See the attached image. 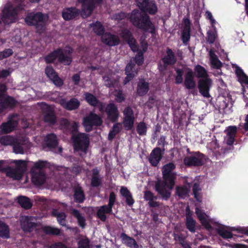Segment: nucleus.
<instances>
[{
  "label": "nucleus",
  "mask_w": 248,
  "mask_h": 248,
  "mask_svg": "<svg viewBox=\"0 0 248 248\" xmlns=\"http://www.w3.org/2000/svg\"><path fill=\"white\" fill-rule=\"evenodd\" d=\"M121 35L122 37L127 42L132 50L133 52H138L135 58L130 60L125 68V74L127 76L125 78L124 83L126 84L137 74V68H136L135 63L139 66L143 62V53L147 48V44L145 42H142L141 48H139L137 45L136 40L132 36L130 32L126 29L123 30Z\"/></svg>",
  "instance_id": "1"
},
{
  "label": "nucleus",
  "mask_w": 248,
  "mask_h": 248,
  "mask_svg": "<svg viewBox=\"0 0 248 248\" xmlns=\"http://www.w3.org/2000/svg\"><path fill=\"white\" fill-rule=\"evenodd\" d=\"M60 124L63 128L68 130L71 133L75 150L77 152H81L79 155L83 157L86 154L89 143L87 135L84 133H78L76 135L78 127V124L77 123H69L67 120L63 119L61 121Z\"/></svg>",
  "instance_id": "2"
},
{
  "label": "nucleus",
  "mask_w": 248,
  "mask_h": 248,
  "mask_svg": "<svg viewBox=\"0 0 248 248\" xmlns=\"http://www.w3.org/2000/svg\"><path fill=\"white\" fill-rule=\"evenodd\" d=\"M25 0H15L16 7L11 2L7 3L1 10V20L5 24H10L17 20V10H22ZM31 2H38L40 0H29Z\"/></svg>",
  "instance_id": "3"
},
{
  "label": "nucleus",
  "mask_w": 248,
  "mask_h": 248,
  "mask_svg": "<svg viewBox=\"0 0 248 248\" xmlns=\"http://www.w3.org/2000/svg\"><path fill=\"white\" fill-rule=\"evenodd\" d=\"M163 181L158 180L155 184L156 190L162 196L167 199L170 196V163L165 165L162 169Z\"/></svg>",
  "instance_id": "4"
},
{
  "label": "nucleus",
  "mask_w": 248,
  "mask_h": 248,
  "mask_svg": "<svg viewBox=\"0 0 248 248\" xmlns=\"http://www.w3.org/2000/svg\"><path fill=\"white\" fill-rule=\"evenodd\" d=\"M6 161L0 160V171L5 170L6 175L14 180H20L26 169L27 164L25 161L22 160H12L11 163L16 164L15 168L9 167L6 169Z\"/></svg>",
  "instance_id": "5"
},
{
  "label": "nucleus",
  "mask_w": 248,
  "mask_h": 248,
  "mask_svg": "<svg viewBox=\"0 0 248 248\" xmlns=\"http://www.w3.org/2000/svg\"><path fill=\"white\" fill-rule=\"evenodd\" d=\"M130 20L137 27L153 34L155 32L154 26L145 14L140 12L138 10H134L130 16Z\"/></svg>",
  "instance_id": "6"
},
{
  "label": "nucleus",
  "mask_w": 248,
  "mask_h": 248,
  "mask_svg": "<svg viewBox=\"0 0 248 248\" xmlns=\"http://www.w3.org/2000/svg\"><path fill=\"white\" fill-rule=\"evenodd\" d=\"M72 49L69 46H66L64 49H59L47 55L45 60L46 62L50 63L58 60L59 62L65 65H69L72 61L71 54Z\"/></svg>",
  "instance_id": "7"
},
{
  "label": "nucleus",
  "mask_w": 248,
  "mask_h": 248,
  "mask_svg": "<svg viewBox=\"0 0 248 248\" xmlns=\"http://www.w3.org/2000/svg\"><path fill=\"white\" fill-rule=\"evenodd\" d=\"M48 19L47 15L37 12L28 14L25 21L28 25L34 26L37 31L41 33L45 31Z\"/></svg>",
  "instance_id": "8"
},
{
  "label": "nucleus",
  "mask_w": 248,
  "mask_h": 248,
  "mask_svg": "<svg viewBox=\"0 0 248 248\" xmlns=\"http://www.w3.org/2000/svg\"><path fill=\"white\" fill-rule=\"evenodd\" d=\"M47 166V162L45 161L39 160L33 163L31 173L32 182L35 185L40 186L45 182L46 176L44 169Z\"/></svg>",
  "instance_id": "9"
},
{
  "label": "nucleus",
  "mask_w": 248,
  "mask_h": 248,
  "mask_svg": "<svg viewBox=\"0 0 248 248\" xmlns=\"http://www.w3.org/2000/svg\"><path fill=\"white\" fill-rule=\"evenodd\" d=\"M205 157V155L200 152L193 151L191 155L185 156L183 163L187 167H201L204 164Z\"/></svg>",
  "instance_id": "10"
},
{
  "label": "nucleus",
  "mask_w": 248,
  "mask_h": 248,
  "mask_svg": "<svg viewBox=\"0 0 248 248\" xmlns=\"http://www.w3.org/2000/svg\"><path fill=\"white\" fill-rule=\"evenodd\" d=\"M6 90V88L4 85H0V113L7 107H13L16 103V101L13 97L4 94Z\"/></svg>",
  "instance_id": "11"
},
{
  "label": "nucleus",
  "mask_w": 248,
  "mask_h": 248,
  "mask_svg": "<svg viewBox=\"0 0 248 248\" xmlns=\"http://www.w3.org/2000/svg\"><path fill=\"white\" fill-rule=\"evenodd\" d=\"M102 123L101 118L96 114L91 113L83 119V124L87 131L92 130L93 125H99Z\"/></svg>",
  "instance_id": "12"
},
{
  "label": "nucleus",
  "mask_w": 248,
  "mask_h": 248,
  "mask_svg": "<svg viewBox=\"0 0 248 248\" xmlns=\"http://www.w3.org/2000/svg\"><path fill=\"white\" fill-rule=\"evenodd\" d=\"M18 118L16 115L11 116L6 123L0 126V134L8 133L13 131L17 126Z\"/></svg>",
  "instance_id": "13"
},
{
  "label": "nucleus",
  "mask_w": 248,
  "mask_h": 248,
  "mask_svg": "<svg viewBox=\"0 0 248 248\" xmlns=\"http://www.w3.org/2000/svg\"><path fill=\"white\" fill-rule=\"evenodd\" d=\"M212 81L209 78L200 79L198 83V88L200 93L204 97H211L209 91L212 86Z\"/></svg>",
  "instance_id": "14"
},
{
  "label": "nucleus",
  "mask_w": 248,
  "mask_h": 248,
  "mask_svg": "<svg viewBox=\"0 0 248 248\" xmlns=\"http://www.w3.org/2000/svg\"><path fill=\"white\" fill-rule=\"evenodd\" d=\"M138 6L144 12L150 14H155L157 10L156 5L153 1L148 0H135Z\"/></svg>",
  "instance_id": "15"
},
{
  "label": "nucleus",
  "mask_w": 248,
  "mask_h": 248,
  "mask_svg": "<svg viewBox=\"0 0 248 248\" xmlns=\"http://www.w3.org/2000/svg\"><path fill=\"white\" fill-rule=\"evenodd\" d=\"M124 116L123 122L124 126L126 130H131L133 127L135 121L133 110L130 108L127 107L124 110Z\"/></svg>",
  "instance_id": "16"
},
{
  "label": "nucleus",
  "mask_w": 248,
  "mask_h": 248,
  "mask_svg": "<svg viewBox=\"0 0 248 248\" xmlns=\"http://www.w3.org/2000/svg\"><path fill=\"white\" fill-rule=\"evenodd\" d=\"M56 99L57 102L69 110L76 109L80 105V102L75 98H71L68 101L60 97L57 98Z\"/></svg>",
  "instance_id": "17"
},
{
  "label": "nucleus",
  "mask_w": 248,
  "mask_h": 248,
  "mask_svg": "<svg viewBox=\"0 0 248 248\" xmlns=\"http://www.w3.org/2000/svg\"><path fill=\"white\" fill-rule=\"evenodd\" d=\"M105 111L108 118L112 121H116L119 117V113L117 106L113 103H109L105 108L102 112Z\"/></svg>",
  "instance_id": "18"
},
{
  "label": "nucleus",
  "mask_w": 248,
  "mask_h": 248,
  "mask_svg": "<svg viewBox=\"0 0 248 248\" xmlns=\"http://www.w3.org/2000/svg\"><path fill=\"white\" fill-rule=\"evenodd\" d=\"M30 147V143L27 139L23 141L15 140L13 144V150L16 154H23Z\"/></svg>",
  "instance_id": "19"
},
{
  "label": "nucleus",
  "mask_w": 248,
  "mask_h": 248,
  "mask_svg": "<svg viewBox=\"0 0 248 248\" xmlns=\"http://www.w3.org/2000/svg\"><path fill=\"white\" fill-rule=\"evenodd\" d=\"M42 108L44 113L45 122L53 124L56 122V117L52 108L46 104H42Z\"/></svg>",
  "instance_id": "20"
},
{
  "label": "nucleus",
  "mask_w": 248,
  "mask_h": 248,
  "mask_svg": "<svg viewBox=\"0 0 248 248\" xmlns=\"http://www.w3.org/2000/svg\"><path fill=\"white\" fill-rule=\"evenodd\" d=\"M35 218L32 217L22 216L20 218L21 228L24 231L31 232L35 226Z\"/></svg>",
  "instance_id": "21"
},
{
  "label": "nucleus",
  "mask_w": 248,
  "mask_h": 248,
  "mask_svg": "<svg viewBox=\"0 0 248 248\" xmlns=\"http://www.w3.org/2000/svg\"><path fill=\"white\" fill-rule=\"evenodd\" d=\"M184 84L187 89H193L196 87V82L194 80V73L189 68L187 69V71L185 76Z\"/></svg>",
  "instance_id": "22"
},
{
  "label": "nucleus",
  "mask_w": 248,
  "mask_h": 248,
  "mask_svg": "<svg viewBox=\"0 0 248 248\" xmlns=\"http://www.w3.org/2000/svg\"><path fill=\"white\" fill-rule=\"evenodd\" d=\"M45 73L47 77L53 81L55 85L58 86L62 85V80L58 76L52 67L47 66L45 69Z\"/></svg>",
  "instance_id": "23"
},
{
  "label": "nucleus",
  "mask_w": 248,
  "mask_h": 248,
  "mask_svg": "<svg viewBox=\"0 0 248 248\" xmlns=\"http://www.w3.org/2000/svg\"><path fill=\"white\" fill-rule=\"evenodd\" d=\"M82 3V16L84 17L89 16L93 12V1L92 0H78Z\"/></svg>",
  "instance_id": "24"
},
{
  "label": "nucleus",
  "mask_w": 248,
  "mask_h": 248,
  "mask_svg": "<svg viewBox=\"0 0 248 248\" xmlns=\"http://www.w3.org/2000/svg\"><path fill=\"white\" fill-rule=\"evenodd\" d=\"M85 98L86 101L90 105L93 106H98L100 111H103L105 108V104L102 102H100L93 94L86 93H85Z\"/></svg>",
  "instance_id": "25"
},
{
  "label": "nucleus",
  "mask_w": 248,
  "mask_h": 248,
  "mask_svg": "<svg viewBox=\"0 0 248 248\" xmlns=\"http://www.w3.org/2000/svg\"><path fill=\"white\" fill-rule=\"evenodd\" d=\"M102 41L108 46H115L119 44V39L118 36L109 33L102 34Z\"/></svg>",
  "instance_id": "26"
},
{
  "label": "nucleus",
  "mask_w": 248,
  "mask_h": 248,
  "mask_svg": "<svg viewBox=\"0 0 248 248\" xmlns=\"http://www.w3.org/2000/svg\"><path fill=\"white\" fill-rule=\"evenodd\" d=\"M162 151L159 148L154 149L151 152L149 161L152 166H156L162 158Z\"/></svg>",
  "instance_id": "27"
},
{
  "label": "nucleus",
  "mask_w": 248,
  "mask_h": 248,
  "mask_svg": "<svg viewBox=\"0 0 248 248\" xmlns=\"http://www.w3.org/2000/svg\"><path fill=\"white\" fill-rule=\"evenodd\" d=\"M79 10L75 8H66L63 10L62 16L65 20H71L78 15Z\"/></svg>",
  "instance_id": "28"
},
{
  "label": "nucleus",
  "mask_w": 248,
  "mask_h": 248,
  "mask_svg": "<svg viewBox=\"0 0 248 248\" xmlns=\"http://www.w3.org/2000/svg\"><path fill=\"white\" fill-rule=\"evenodd\" d=\"M112 212V209L108 207L107 205H103L99 207L97 212V217L102 221H106L107 219L106 214H110Z\"/></svg>",
  "instance_id": "29"
},
{
  "label": "nucleus",
  "mask_w": 248,
  "mask_h": 248,
  "mask_svg": "<svg viewBox=\"0 0 248 248\" xmlns=\"http://www.w3.org/2000/svg\"><path fill=\"white\" fill-rule=\"evenodd\" d=\"M121 237L123 243L130 248H139V245L136 241L132 237L127 236L125 233H122Z\"/></svg>",
  "instance_id": "30"
},
{
  "label": "nucleus",
  "mask_w": 248,
  "mask_h": 248,
  "mask_svg": "<svg viewBox=\"0 0 248 248\" xmlns=\"http://www.w3.org/2000/svg\"><path fill=\"white\" fill-rule=\"evenodd\" d=\"M168 56L164 57L160 62L158 68L161 72H164L169 68L170 63V56L169 52Z\"/></svg>",
  "instance_id": "31"
},
{
  "label": "nucleus",
  "mask_w": 248,
  "mask_h": 248,
  "mask_svg": "<svg viewBox=\"0 0 248 248\" xmlns=\"http://www.w3.org/2000/svg\"><path fill=\"white\" fill-rule=\"evenodd\" d=\"M120 193L125 198L126 203L128 205L131 206L133 204L134 200L132 198V194L126 187L122 186L120 189Z\"/></svg>",
  "instance_id": "32"
},
{
  "label": "nucleus",
  "mask_w": 248,
  "mask_h": 248,
  "mask_svg": "<svg viewBox=\"0 0 248 248\" xmlns=\"http://www.w3.org/2000/svg\"><path fill=\"white\" fill-rule=\"evenodd\" d=\"M47 146L51 149L54 148L58 145V140L56 136L54 134H48L45 139Z\"/></svg>",
  "instance_id": "33"
},
{
  "label": "nucleus",
  "mask_w": 248,
  "mask_h": 248,
  "mask_svg": "<svg viewBox=\"0 0 248 248\" xmlns=\"http://www.w3.org/2000/svg\"><path fill=\"white\" fill-rule=\"evenodd\" d=\"M148 83L144 80H140L138 85V94L140 96L143 95L148 92Z\"/></svg>",
  "instance_id": "34"
},
{
  "label": "nucleus",
  "mask_w": 248,
  "mask_h": 248,
  "mask_svg": "<svg viewBox=\"0 0 248 248\" xmlns=\"http://www.w3.org/2000/svg\"><path fill=\"white\" fill-rule=\"evenodd\" d=\"M194 73L196 77L198 78H207L208 74L206 70L201 65L197 64L195 66Z\"/></svg>",
  "instance_id": "35"
},
{
  "label": "nucleus",
  "mask_w": 248,
  "mask_h": 248,
  "mask_svg": "<svg viewBox=\"0 0 248 248\" xmlns=\"http://www.w3.org/2000/svg\"><path fill=\"white\" fill-rule=\"evenodd\" d=\"M209 55L212 66L216 69H219L222 66V64L217 56L212 50L210 51Z\"/></svg>",
  "instance_id": "36"
},
{
  "label": "nucleus",
  "mask_w": 248,
  "mask_h": 248,
  "mask_svg": "<svg viewBox=\"0 0 248 248\" xmlns=\"http://www.w3.org/2000/svg\"><path fill=\"white\" fill-rule=\"evenodd\" d=\"M186 228L190 232H195L196 221L189 214L186 215Z\"/></svg>",
  "instance_id": "37"
},
{
  "label": "nucleus",
  "mask_w": 248,
  "mask_h": 248,
  "mask_svg": "<svg viewBox=\"0 0 248 248\" xmlns=\"http://www.w3.org/2000/svg\"><path fill=\"white\" fill-rule=\"evenodd\" d=\"M21 37L20 35H17V34L14 37H13L10 40L8 39H4L1 38L0 39V42L2 44H5L6 43H8L9 45H13L17 46H19V45L20 44Z\"/></svg>",
  "instance_id": "38"
},
{
  "label": "nucleus",
  "mask_w": 248,
  "mask_h": 248,
  "mask_svg": "<svg viewBox=\"0 0 248 248\" xmlns=\"http://www.w3.org/2000/svg\"><path fill=\"white\" fill-rule=\"evenodd\" d=\"M19 204L23 208L29 209L31 207V203L30 199L25 196H20L17 198Z\"/></svg>",
  "instance_id": "39"
},
{
  "label": "nucleus",
  "mask_w": 248,
  "mask_h": 248,
  "mask_svg": "<svg viewBox=\"0 0 248 248\" xmlns=\"http://www.w3.org/2000/svg\"><path fill=\"white\" fill-rule=\"evenodd\" d=\"M122 125L120 123H116L114 124L112 129L109 132L108 138L109 140L113 139L117 134L122 129Z\"/></svg>",
  "instance_id": "40"
},
{
  "label": "nucleus",
  "mask_w": 248,
  "mask_h": 248,
  "mask_svg": "<svg viewBox=\"0 0 248 248\" xmlns=\"http://www.w3.org/2000/svg\"><path fill=\"white\" fill-rule=\"evenodd\" d=\"M0 236L6 238L9 237L8 227L1 220H0Z\"/></svg>",
  "instance_id": "41"
},
{
  "label": "nucleus",
  "mask_w": 248,
  "mask_h": 248,
  "mask_svg": "<svg viewBox=\"0 0 248 248\" xmlns=\"http://www.w3.org/2000/svg\"><path fill=\"white\" fill-rule=\"evenodd\" d=\"M52 214L57 217V220L60 225L62 226L65 225V215L64 213H60L56 210H53Z\"/></svg>",
  "instance_id": "42"
},
{
  "label": "nucleus",
  "mask_w": 248,
  "mask_h": 248,
  "mask_svg": "<svg viewBox=\"0 0 248 248\" xmlns=\"http://www.w3.org/2000/svg\"><path fill=\"white\" fill-rule=\"evenodd\" d=\"M90 27L93 28V30L97 35H102L104 31L103 26L99 22H96L90 25Z\"/></svg>",
  "instance_id": "43"
},
{
  "label": "nucleus",
  "mask_w": 248,
  "mask_h": 248,
  "mask_svg": "<svg viewBox=\"0 0 248 248\" xmlns=\"http://www.w3.org/2000/svg\"><path fill=\"white\" fill-rule=\"evenodd\" d=\"M72 213L77 218L79 225L82 228H84L85 226V219L84 217H82L80 213L76 209L72 210Z\"/></svg>",
  "instance_id": "44"
},
{
  "label": "nucleus",
  "mask_w": 248,
  "mask_h": 248,
  "mask_svg": "<svg viewBox=\"0 0 248 248\" xmlns=\"http://www.w3.org/2000/svg\"><path fill=\"white\" fill-rule=\"evenodd\" d=\"M196 213L202 225L204 226L207 228L210 227V225L205 218L204 213H202L200 210H196Z\"/></svg>",
  "instance_id": "45"
},
{
  "label": "nucleus",
  "mask_w": 248,
  "mask_h": 248,
  "mask_svg": "<svg viewBox=\"0 0 248 248\" xmlns=\"http://www.w3.org/2000/svg\"><path fill=\"white\" fill-rule=\"evenodd\" d=\"M15 139L10 136H4L0 138V143L3 145H13Z\"/></svg>",
  "instance_id": "46"
},
{
  "label": "nucleus",
  "mask_w": 248,
  "mask_h": 248,
  "mask_svg": "<svg viewBox=\"0 0 248 248\" xmlns=\"http://www.w3.org/2000/svg\"><path fill=\"white\" fill-rule=\"evenodd\" d=\"M147 125L144 122H140L138 124L136 127L137 133L140 136H145L147 132Z\"/></svg>",
  "instance_id": "47"
},
{
  "label": "nucleus",
  "mask_w": 248,
  "mask_h": 248,
  "mask_svg": "<svg viewBox=\"0 0 248 248\" xmlns=\"http://www.w3.org/2000/svg\"><path fill=\"white\" fill-rule=\"evenodd\" d=\"M218 234L224 239L231 238L232 237V233L224 228H219L217 230Z\"/></svg>",
  "instance_id": "48"
},
{
  "label": "nucleus",
  "mask_w": 248,
  "mask_h": 248,
  "mask_svg": "<svg viewBox=\"0 0 248 248\" xmlns=\"http://www.w3.org/2000/svg\"><path fill=\"white\" fill-rule=\"evenodd\" d=\"M74 198L78 202H82L84 199V195L80 187H77L75 189Z\"/></svg>",
  "instance_id": "49"
},
{
  "label": "nucleus",
  "mask_w": 248,
  "mask_h": 248,
  "mask_svg": "<svg viewBox=\"0 0 248 248\" xmlns=\"http://www.w3.org/2000/svg\"><path fill=\"white\" fill-rule=\"evenodd\" d=\"M114 77L110 75V76H103V79L105 81V85L110 87L115 86L117 84V81L113 79Z\"/></svg>",
  "instance_id": "50"
},
{
  "label": "nucleus",
  "mask_w": 248,
  "mask_h": 248,
  "mask_svg": "<svg viewBox=\"0 0 248 248\" xmlns=\"http://www.w3.org/2000/svg\"><path fill=\"white\" fill-rule=\"evenodd\" d=\"M175 71L176 73V76L175 77V83L177 84H180L183 83V75H184V71L182 69L180 68H175Z\"/></svg>",
  "instance_id": "51"
},
{
  "label": "nucleus",
  "mask_w": 248,
  "mask_h": 248,
  "mask_svg": "<svg viewBox=\"0 0 248 248\" xmlns=\"http://www.w3.org/2000/svg\"><path fill=\"white\" fill-rule=\"evenodd\" d=\"M216 105L218 107V109L219 110H224L228 106V104L226 102V100L225 98H222L221 99L219 98L216 102Z\"/></svg>",
  "instance_id": "52"
},
{
  "label": "nucleus",
  "mask_w": 248,
  "mask_h": 248,
  "mask_svg": "<svg viewBox=\"0 0 248 248\" xmlns=\"http://www.w3.org/2000/svg\"><path fill=\"white\" fill-rule=\"evenodd\" d=\"M190 31L183 29L182 32V40L183 43L186 45L189 41L190 38Z\"/></svg>",
  "instance_id": "53"
},
{
  "label": "nucleus",
  "mask_w": 248,
  "mask_h": 248,
  "mask_svg": "<svg viewBox=\"0 0 248 248\" xmlns=\"http://www.w3.org/2000/svg\"><path fill=\"white\" fill-rule=\"evenodd\" d=\"M98 171L94 170L93 172V175L92 177L91 184L93 186H97L100 184V179L97 175Z\"/></svg>",
  "instance_id": "54"
},
{
  "label": "nucleus",
  "mask_w": 248,
  "mask_h": 248,
  "mask_svg": "<svg viewBox=\"0 0 248 248\" xmlns=\"http://www.w3.org/2000/svg\"><path fill=\"white\" fill-rule=\"evenodd\" d=\"M45 232L47 234L59 235L61 234L60 230L52 227H46L44 228Z\"/></svg>",
  "instance_id": "55"
},
{
  "label": "nucleus",
  "mask_w": 248,
  "mask_h": 248,
  "mask_svg": "<svg viewBox=\"0 0 248 248\" xmlns=\"http://www.w3.org/2000/svg\"><path fill=\"white\" fill-rule=\"evenodd\" d=\"M78 248H90L89 240L87 238H83L78 242Z\"/></svg>",
  "instance_id": "56"
},
{
  "label": "nucleus",
  "mask_w": 248,
  "mask_h": 248,
  "mask_svg": "<svg viewBox=\"0 0 248 248\" xmlns=\"http://www.w3.org/2000/svg\"><path fill=\"white\" fill-rule=\"evenodd\" d=\"M113 94L116 97L115 100L118 102H122L125 99L124 94L121 91L115 90L113 92Z\"/></svg>",
  "instance_id": "57"
},
{
  "label": "nucleus",
  "mask_w": 248,
  "mask_h": 248,
  "mask_svg": "<svg viewBox=\"0 0 248 248\" xmlns=\"http://www.w3.org/2000/svg\"><path fill=\"white\" fill-rule=\"evenodd\" d=\"M176 194L180 198H184L187 195V190L185 187H177Z\"/></svg>",
  "instance_id": "58"
},
{
  "label": "nucleus",
  "mask_w": 248,
  "mask_h": 248,
  "mask_svg": "<svg viewBox=\"0 0 248 248\" xmlns=\"http://www.w3.org/2000/svg\"><path fill=\"white\" fill-rule=\"evenodd\" d=\"M202 190L199 184L194 183L192 186V191L194 195V198L198 200V197L199 196V192Z\"/></svg>",
  "instance_id": "59"
},
{
  "label": "nucleus",
  "mask_w": 248,
  "mask_h": 248,
  "mask_svg": "<svg viewBox=\"0 0 248 248\" xmlns=\"http://www.w3.org/2000/svg\"><path fill=\"white\" fill-rule=\"evenodd\" d=\"M13 54L12 49L7 48L4 49L3 51L0 52V60L11 56Z\"/></svg>",
  "instance_id": "60"
},
{
  "label": "nucleus",
  "mask_w": 248,
  "mask_h": 248,
  "mask_svg": "<svg viewBox=\"0 0 248 248\" xmlns=\"http://www.w3.org/2000/svg\"><path fill=\"white\" fill-rule=\"evenodd\" d=\"M237 127L236 126H229L227 129V136L235 137L237 133Z\"/></svg>",
  "instance_id": "61"
},
{
  "label": "nucleus",
  "mask_w": 248,
  "mask_h": 248,
  "mask_svg": "<svg viewBox=\"0 0 248 248\" xmlns=\"http://www.w3.org/2000/svg\"><path fill=\"white\" fill-rule=\"evenodd\" d=\"M116 201V195L114 193L112 192L110 193L109 196V202L108 204L107 205L108 207H110L111 209H112V207L115 203Z\"/></svg>",
  "instance_id": "62"
},
{
  "label": "nucleus",
  "mask_w": 248,
  "mask_h": 248,
  "mask_svg": "<svg viewBox=\"0 0 248 248\" xmlns=\"http://www.w3.org/2000/svg\"><path fill=\"white\" fill-rule=\"evenodd\" d=\"M216 40L215 34L212 31L207 32V41L209 44H213Z\"/></svg>",
  "instance_id": "63"
},
{
  "label": "nucleus",
  "mask_w": 248,
  "mask_h": 248,
  "mask_svg": "<svg viewBox=\"0 0 248 248\" xmlns=\"http://www.w3.org/2000/svg\"><path fill=\"white\" fill-rule=\"evenodd\" d=\"M144 198L146 200L150 201L152 200H155L156 197L151 192L147 191L145 192Z\"/></svg>",
  "instance_id": "64"
}]
</instances>
